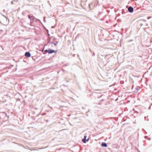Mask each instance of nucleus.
I'll return each instance as SVG.
<instances>
[{
  "label": "nucleus",
  "instance_id": "obj_1",
  "mask_svg": "<svg viewBox=\"0 0 152 152\" xmlns=\"http://www.w3.org/2000/svg\"><path fill=\"white\" fill-rule=\"evenodd\" d=\"M45 51L48 53L49 54L51 53H56V51L53 50H51L50 49H49L48 50H46Z\"/></svg>",
  "mask_w": 152,
  "mask_h": 152
},
{
  "label": "nucleus",
  "instance_id": "obj_2",
  "mask_svg": "<svg viewBox=\"0 0 152 152\" xmlns=\"http://www.w3.org/2000/svg\"><path fill=\"white\" fill-rule=\"evenodd\" d=\"M128 11L131 12H132L133 11V8L131 7H129L128 9Z\"/></svg>",
  "mask_w": 152,
  "mask_h": 152
},
{
  "label": "nucleus",
  "instance_id": "obj_3",
  "mask_svg": "<svg viewBox=\"0 0 152 152\" xmlns=\"http://www.w3.org/2000/svg\"><path fill=\"white\" fill-rule=\"evenodd\" d=\"M25 56L27 57H30L31 56V54L29 52H26L25 54Z\"/></svg>",
  "mask_w": 152,
  "mask_h": 152
},
{
  "label": "nucleus",
  "instance_id": "obj_4",
  "mask_svg": "<svg viewBox=\"0 0 152 152\" xmlns=\"http://www.w3.org/2000/svg\"><path fill=\"white\" fill-rule=\"evenodd\" d=\"M101 145L103 147H107V144L104 142L102 143L101 144Z\"/></svg>",
  "mask_w": 152,
  "mask_h": 152
},
{
  "label": "nucleus",
  "instance_id": "obj_5",
  "mask_svg": "<svg viewBox=\"0 0 152 152\" xmlns=\"http://www.w3.org/2000/svg\"><path fill=\"white\" fill-rule=\"evenodd\" d=\"M86 135L84 136V138L83 139L82 141L84 143H86Z\"/></svg>",
  "mask_w": 152,
  "mask_h": 152
},
{
  "label": "nucleus",
  "instance_id": "obj_6",
  "mask_svg": "<svg viewBox=\"0 0 152 152\" xmlns=\"http://www.w3.org/2000/svg\"><path fill=\"white\" fill-rule=\"evenodd\" d=\"M28 17L29 18L31 19H33L34 17V16L30 15H28Z\"/></svg>",
  "mask_w": 152,
  "mask_h": 152
},
{
  "label": "nucleus",
  "instance_id": "obj_7",
  "mask_svg": "<svg viewBox=\"0 0 152 152\" xmlns=\"http://www.w3.org/2000/svg\"><path fill=\"white\" fill-rule=\"evenodd\" d=\"M88 141V140H87V141Z\"/></svg>",
  "mask_w": 152,
  "mask_h": 152
}]
</instances>
